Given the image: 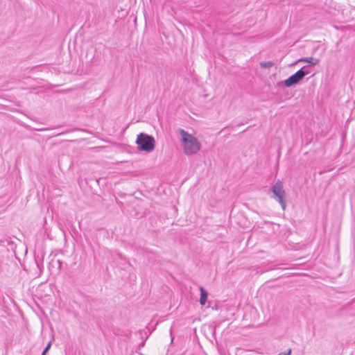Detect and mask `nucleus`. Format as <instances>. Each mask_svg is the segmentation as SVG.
<instances>
[{"instance_id":"nucleus-1","label":"nucleus","mask_w":355,"mask_h":355,"mask_svg":"<svg viewBox=\"0 0 355 355\" xmlns=\"http://www.w3.org/2000/svg\"><path fill=\"white\" fill-rule=\"evenodd\" d=\"M178 132L181 137L180 140L183 147L184 153L187 155H191L198 153L200 150L201 144L197 138L183 129H179Z\"/></svg>"},{"instance_id":"nucleus-2","label":"nucleus","mask_w":355,"mask_h":355,"mask_svg":"<svg viewBox=\"0 0 355 355\" xmlns=\"http://www.w3.org/2000/svg\"><path fill=\"white\" fill-rule=\"evenodd\" d=\"M136 144L139 150L150 153L155 148V140L153 137L141 132L137 135Z\"/></svg>"},{"instance_id":"nucleus-3","label":"nucleus","mask_w":355,"mask_h":355,"mask_svg":"<svg viewBox=\"0 0 355 355\" xmlns=\"http://www.w3.org/2000/svg\"><path fill=\"white\" fill-rule=\"evenodd\" d=\"M271 191L273 193L272 198L279 202L283 210H284L286 206L285 200L286 193L283 189L282 182L280 180H277L272 187Z\"/></svg>"},{"instance_id":"nucleus-4","label":"nucleus","mask_w":355,"mask_h":355,"mask_svg":"<svg viewBox=\"0 0 355 355\" xmlns=\"http://www.w3.org/2000/svg\"><path fill=\"white\" fill-rule=\"evenodd\" d=\"M309 71L306 70V67H302L298 70L296 73L291 76L288 78L284 80V85L289 87L297 84L302 80L304 77L309 74Z\"/></svg>"},{"instance_id":"nucleus-5","label":"nucleus","mask_w":355,"mask_h":355,"mask_svg":"<svg viewBox=\"0 0 355 355\" xmlns=\"http://www.w3.org/2000/svg\"><path fill=\"white\" fill-rule=\"evenodd\" d=\"M307 62L314 66L318 64L319 60L313 57L302 58L299 59L296 62Z\"/></svg>"},{"instance_id":"nucleus-6","label":"nucleus","mask_w":355,"mask_h":355,"mask_svg":"<svg viewBox=\"0 0 355 355\" xmlns=\"http://www.w3.org/2000/svg\"><path fill=\"white\" fill-rule=\"evenodd\" d=\"M200 304L201 305H205L207 302V297H208V293L202 286L200 287Z\"/></svg>"},{"instance_id":"nucleus-7","label":"nucleus","mask_w":355,"mask_h":355,"mask_svg":"<svg viewBox=\"0 0 355 355\" xmlns=\"http://www.w3.org/2000/svg\"><path fill=\"white\" fill-rule=\"evenodd\" d=\"M273 64L274 63L272 61L262 62L260 63V66L264 69L270 68Z\"/></svg>"},{"instance_id":"nucleus-8","label":"nucleus","mask_w":355,"mask_h":355,"mask_svg":"<svg viewBox=\"0 0 355 355\" xmlns=\"http://www.w3.org/2000/svg\"><path fill=\"white\" fill-rule=\"evenodd\" d=\"M291 349H288L287 351L284 352L279 353L278 355H291Z\"/></svg>"},{"instance_id":"nucleus-9","label":"nucleus","mask_w":355,"mask_h":355,"mask_svg":"<svg viewBox=\"0 0 355 355\" xmlns=\"http://www.w3.org/2000/svg\"><path fill=\"white\" fill-rule=\"evenodd\" d=\"M51 347V343H49L42 353L46 354Z\"/></svg>"},{"instance_id":"nucleus-10","label":"nucleus","mask_w":355,"mask_h":355,"mask_svg":"<svg viewBox=\"0 0 355 355\" xmlns=\"http://www.w3.org/2000/svg\"><path fill=\"white\" fill-rule=\"evenodd\" d=\"M42 355H46V354H44V353H42Z\"/></svg>"}]
</instances>
